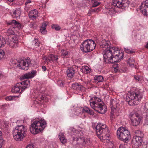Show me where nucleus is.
Here are the masks:
<instances>
[{
	"label": "nucleus",
	"mask_w": 148,
	"mask_h": 148,
	"mask_svg": "<svg viewBox=\"0 0 148 148\" xmlns=\"http://www.w3.org/2000/svg\"><path fill=\"white\" fill-rule=\"evenodd\" d=\"M91 107L99 113L103 114L107 111L106 106L101 100L96 97L91 98L90 100Z\"/></svg>",
	"instance_id": "1"
},
{
	"label": "nucleus",
	"mask_w": 148,
	"mask_h": 148,
	"mask_svg": "<svg viewBox=\"0 0 148 148\" xmlns=\"http://www.w3.org/2000/svg\"><path fill=\"white\" fill-rule=\"evenodd\" d=\"M46 126V121L44 119H41L35 121L31 124L29 127L30 131L34 134H37L43 130Z\"/></svg>",
	"instance_id": "2"
},
{
	"label": "nucleus",
	"mask_w": 148,
	"mask_h": 148,
	"mask_svg": "<svg viewBox=\"0 0 148 148\" xmlns=\"http://www.w3.org/2000/svg\"><path fill=\"white\" fill-rule=\"evenodd\" d=\"M26 127L23 125L18 126L14 130L13 135L14 139L17 141L23 140L27 135Z\"/></svg>",
	"instance_id": "3"
},
{
	"label": "nucleus",
	"mask_w": 148,
	"mask_h": 148,
	"mask_svg": "<svg viewBox=\"0 0 148 148\" xmlns=\"http://www.w3.org/2000/svg\"><path fill=\"white\" fill-rule=\"evenodd\" d=\"M109 43V42L105 41L103 44L101 45V47L105 48L103 53L104 61L106 63H108L110 58L113 56V53L116 51L113 47L110 48Z\"/></svg>",
	"instance_id": "4"
},
{
	"label": "nucleus",
	"mask_w": 148,
	"mask_h": 148,
	"mask_svg": "<svg viewBox=\"0 0 148 148\" xmlns=\"http://www.w3.org/2000/svg\"><path fill=\"white\" fill-rule=\"evenodd\" d=\"M142 97V93L140 91H137L130 93L129 95L127 96L126 99L128 101V104L130 105H137L139 101L141 100Z\"/></svg>",
	"instance_id": "5"
},
{
	"label": "nucleus",
	"mask_w": 148,
	"mask_h": 148,
	"mask_svg": "<svg viewBox=\"0 0 148 148\" xmlns=\"http://www.w3.org/2000/svg\"><path fill=\"white\" fill-rule=\"evenodd\" d=\"M98 136L101 140H106L108 137V128L106 125L98 124L95 127Z\"/></svg>",
	"instance_id": "6"
},
{
	"label": "nucleus",
	"mask_w": 148,
	"mask_h": 148,
	"mask_svg": "<svg viewBox=\"0 0 148 148\" xmlns=\"http://www.w3.org/2000/svg\"><path fill=\"white\" fill-rule=\"evenodd\" d=\"M117 136L119 140L125 143L128 142L131 138L129 131L122 127H119L117 130Z\"/></svg>",
	"instance_id": "7"
},
{
	"label": "nucleus",
	"mask_w": 148,
	"mask_h": 148,
	"mask_svg": "<svg viewBox=\"0 0 148 148\" xmlns=\"http://www.w3.org/2000/svg\"><path fill=\"white\" fill-rule=\"evenodd\" d=\"M96 44L92 40L88 39L84 41L81 45V51L85 53H87L92 51L95 48Z\"/></svg>",
	"instance_id": "8"
},
{
	"label": "nucleus",
	"mask_w": 148,
	"mask_h": 148,
	"mask_svg": "<svg viewBox=\"0 0 148 148\" xmlns=\"http://www.w3.org/2000/svg\"><path fill=\"white\" fill-rule=\"evenodd\" d=\"M8 25H11L12 26L7 30L6 35L8 36L14 34L15 33L14 32L15 28H17L18 29H19L21 28V24L14 20H12L10 22L8 23Z\"/></svg>",
	"instance_id": "9"
},
{
	"label": "nucleus",
	"mask_w": 148,
	"mask_h": 148,
	"mask_svg": "<svg viewBox=\"0 0 148 148\" xmlns=\"http://www.w3.org/2000/svg\"><path fill=\"white\" fill-rule=\"evenodd\" d=\"M123 56V54L121 51L116 50L114 53H113V56L110 58L108 63H115L120 62Z\"/></svg>",
	"instance_id": "10"
},
{
	"label": "nucleus",
	"mask_w": 148,
	"mask_h": 148,
	"mask_svg": "<svg viewBox=\"0 0 148 148\" xmlns=\"http://www.w3.org/2000/svg\"><path fill=\"white\" fill-rule=\"evenodd\" d=\"M132 125L136 126L138 125L142 119L141 116L138 113H131L130 115Z\"/></svg>",
	"instance_id": "11"
},
{
	"label": "nucleus",
	"mask_w": 148,
	"mask_h": 148,
	"mask_svg": "<svg viewBox=\"0 0 148 148\" xmlns=\"http://www.w3.org/2000/svg\"><path fill=\"white\" fill-rule=\"evenodd\" d=\"M129 3L128 0H113L112 5L115 7L123 9L124 7L128 6Z\"/></svg>",
	"instance_id": "12"
},
{
	"label": "nucleus",
	"mask_w": 148,
	"mask_h": 148,
	"mask_svg": "<svg viewBox=\"0 0 148 148\" xmlns=\"http://www.w3.org/2000/svg\"><path fill=\"white\" fill-rule=\"evenodd\" d=\"M18 37L17 36H14L12 37V39L10 41H7L6 44L12 48H16L18 47Z\"/></svg>",
	"instance_id": "13"
},
{
	"label": "nucleus",
	"mask_w": 148,
	"mask_h": 148,
	"mask_svg": "<svg viewBox=\"0 0 148 148\" xmlns=\"http://www.w3.org/2000/svg\"><path fill=\"white\" fill-rule=\"evenodd\" d=\"M141 12L145 15L148 16V0L143 2L140 6Z\"/></svg>",
	"instance_id": "14"
},
{
	"label": "nucleus",
	"mask_w": 148,
	"mask_h": 148,
	"mask_svg": "<svg viewBox=\"0 0 148 148\" xmlns=\"http://www.w3.org/2000/svg\"><path fill=\"white\" fill-rule=\"evenodd\" d=\"M142 142V138L134 136L132 143V147L134 148H138L141 145Z\"/></svg>",
	"instance_id": "15"
},
{
	"label": "nucleus",
	"mask_w": 148,
	"mask_h": 148,
	"mask_svg": "<svg viewBox=\"0 0 148 148\" xmlns=\"http://www.w3.org/2000/svg\"><path fill=\"white\" fill-rule=\"evenodd\" d=\"M21 85V83H17L13 88H12L11 92L14 93H21L24 90Z\"/></svg>",
	"instance_id": "16"
},
{
	"label": "nucleus",
	"mask_w": 148,
	"mask_h": 148,
	"mask_svg": "<svg viewBox=\"0 0 148 148\" xmlns=\"http://www.w3.org/2000/svg\"><path fill=\"white\" fill-rule=\"evenodd\" d=\"M22 62L23 64L22 66L21 65L20 63L19 64H17V65L19 66L20 69H22L24 70H26L28 69V67L29 65L30 64V62H28L27 61H22Z\"/></svg>",
	"instance_id": "17"
},
{
	"label": "nucleus",
	"mask_w": 148,
	"mask_h": 148,
	"mask_svg": "<svg viewBox=\"0 0 148 148\" xmlns=\"http://www.w3.org/2000/svg\"><path fill=\"white\" fill-rule=\"evenodd\" d=\"M72 87L74 90L79 92V91L82 92L84 89V87L83 86L77 83L73 84Z\"/></svg>",
	"instance_id": "18"
},
{
	"label": "nucleus",
	"mask_w": 148,
	"mask_h": 148,
	"mask_svg": "<svg viewBox=\"0 0 148 148\" xmlns=\"http://www.w3.org/2000/svg\"><path fill=\"white\" fill-rule=\"evenodd\" d=\"M36 72L35 71H32L31 73H25L22 76V79H23L31 78L33 77Z\"/></svg>",
	"instance_id": "19"
},
{
	"label": "nucleus",
	"mask_w": 148,
	"mask_h": 148,
	"mask_svg": "<svg viewBox=\"0 0 148 148\" xmlns=\"http://www.w3.org/2000/svg\"><path fill=\"white\" fill-rule=\"evenodd\" d=\"M116 99H111L110 100V104L112 111H114L119 105L118 103L116 102Z\"/></svg>",
	"instance_id": "20"
},
{
	"label": "nucleus",
	"mask_w": 148,
	"mask_h": 148,
	"mask_svg": "<svg viewBox=\"0 0 148 148\" xmlns=\"http://www.w3.org/2000/svg\"><path fill=\"white\" fill-rule=\"evenodd\" d=\"M38 12L36 10L31 11L29 14V16L30 18L35 19L38 16Z\"/></svg>",
	"instance_id": "21"
},
{
	"label": "nucleus",
	"mask_w": 148,
	"mask_h": 148,
	"mask_svg": "<svg viewBox=\"0 0 148 148\" xmlns=\"http://www.w3.org/2000/svg\"><path fill=\"white\" fill-rule=\"evenodd\" d=\"M74 69L72 68H69L66 71L67 76L69 78H71L74 75Z\"/></svg>",
	"instance_id": "22"
},
{
	"label": "nucleus",
	"mask_w": 148,
	"mask_h": 148,
	"mask_svg": "<svg viewBox=\"0 0 148 148\" xmlns=\"http://www.w3.org/2000/svg\"><path fill=\"white\" fill-rule=\"evenodd\" d=\"M20 83H21V85L23 88L24 90L30 86V81L29 79H26Z\"/></svg>",
	"instance_id": "23"
},
{
	"label": "nucleus",
	"mask_w": 148,
	"mask_h": 148,
	"mask_svg": "<svg viewBox=\"0 0 148 148\" xmlns=\"http://www.w3.org/2000/svg\"><path fill=\"white\" fill-rule=\"evenodd\" d=\"M58 58V56L56 55L50 54L48 56V60L49 61L51 62H53L54 61H56Z\"/></svg>",
	"instance_id": "24"
},
{
	"label": "nucleus",
	"mask_w": 148,
	"mask_h": 148,
	"mask_svg": "<svg viewBox=\"0 0 148 148\" xmlns=\"http://www.w3.org/2000/svg\"><path fill=\"white\" fill-rule=\"evenodd\" d=\"M13 13V15L12 16L13 18L19 17L21 14V11L19 9H17L16 10L14 11Z\"/></svg>",
	"instance_id": "25"
},
{
	"label": "nucleus",
	"mask_w": 148,
	"mask_h": 148,
	"mask_svg": "<svg viewBox=\"0 0 148 148\" xmlns=\"http://www.w3.org/2000/svg\"><path fill=\"white\" fill-rule=\"evenodd\" d=\"M59 137L61 142L63 144H65L66 142V140L64 137L63 133H60L59 135Z\"/></svg>",
	"instance_id": "26"
},
{
	"label": "nucleus",
	"mask_w": 148,
	"mask_h": 148,
	"mask_svg": "<svg viewBox=\"0 0 148 148\" xmlns=\"http://www.w3.org/2000/svg\"><path fill=\"white\" fill-rule=\"evenodd\" d=\"M134 133V137H138L142 138L144 136L143 134L140 130L135 131Z\"/></svg>",
	"instance_id": "27"
},
{
	"label": "nucleus",
	"mask_w": 148,
	"mask_h": 148,
	"mask_svg": "<svg viewBox=\"0 0 148 148\" xmlns=\"http://www.w3.org/2000/svg\"><path fill=\"white\" fill-rule=\"evenodd\" d=\"M94 80L95 82H101L103 81V78L101 75L96 76L94 77Z\"/></svg>",
	"instance_id": "28"
},
{
	"label": "nucleus",
	"mask_w": 148,
	"mask_h": 148,
	"mask_svg": "<svg viewBox=\"0 0 148 148\" xmlns=\"http://www.w3.org/2000/svg\"><path fill=\"white\" fill-rule=\"evenodd\" d=\"M128 64L131 67H133L134 66L135 61L133 58H130L129 59Z\"/></svg>",
	"instance_id": "29"
},
{
	"label": "nucleus",
	"mask_w": 148,
	"mask_h": 148,
	"mask_svg": "<svg viewBox=\"0 0 148 148\" xmlns=\"http://www.w3.org/2000/svg\"><path fill=\"white\" fill-rule=\"evenodd\" d=\"M5 143V140L2 138V133L0 131V148H1Z\"/></svg>",
	"instance_id": "30"
},
{
	"label": "nucleus",
	"mask_w": 148,
	"mask_h": 148,
	"mask_svg": "<svg viewBox=\"0 0 148 148\" xmlns=\"http://www.w3.org/2000/svg\"><path fill=\"white\" fill-rule=\"evenodd\" d=\"M6 44V42H5V40L0 36V47H3Z\"/></svg>",
	"instance_id": "31"
},
{
	"label": "nucleus",
	"mask_w": 148,
	"mask_h": 148,
	"mask_svg": "<svg viewBox=\"0 0 148 148\" xmlns=\"http://www.w3.org/2000/svg\"><path fill=\"white\" fill-rule=\"evenodd\" d=\"M5 52L4 51L0 49V60L4 59L5 58Z\"/></svg>",
	"instance_id": "32"
},
{
	"label": "nucleus",
	"mask_w": 148,
	"mask_h": 148,
	"mask_svg": "<svg viewBox=\"0 0 148 148\" xmlns=\"http://www.w3.org/2000/svg\"><path fill=\"white\" fill-rule=\"evenodd\" d=\"M34 43L35 46L36 47H37L39 46L40 43L38 41V39H35L33 41Z\"/></svg>",
	"instance_id": "33"
},
{
	"label": "nucleus",
	"mask_w": 148,
	"mask_h": 148,
	"mask_svg": "<svg viewBox=\"0 0 148 148\" xmlns=\"http://www.w3.org/2000/svg\"><path fill=\"white\" fill-rule=\"evenodd\" d=\"M83 70H84V71L86 73H88L90 72V69L88 66L84 67L83 68Z\"/></svg>",
	"instance_id": "34"
},
{
	"label": "nucleus",
	"mask_w": 148,
	"mask_h": 148,
	"mask_svg": "<svg viewBox=\"0 0 148 148\" xmlns=\"http://www.w3.org/2000/svg\"><path fill=\"white\" fill-rule=\"evenodd\" d=\"M82 108H79V107L77 108L75 110V112L77 114H81L82 113H83L82 111V110L81 109Z\"/></svg>",
	"instance_id": "35"
},
{
	"label": "nucleus",
	"mask_w": 148,
	"mask_h": 148,
	"mask_svg": "<svg viewBox=\"0 0 148 148\" xmlns=\"http://www.w3.org/2000/svg\"><path fill=\"white\" fill-rule=\"evenodd\" d=\"M82 110V112H86V113H88V111L90 109L88 107H85L84 108H81Z\"/></svg>",
	"instance_id": "36"
},
{
	"label": "nucleus",
	"mask_w": 148,
	"mask_h": 148,
	"mask_svg": "<svg viewBox=\"0 0 148 148\" xmlns=\"http://www.w3.org/2000/svg\"><path fill=\"white\" fill-rule=\"evenodd\" d=\"M41 33L42 34H45L46 33V28L41 27L40 29Z\"/></svg>",
	"instance_id": "37"
},
{
	"label": "nucleus",
	"mask_w": 148,
	"mask_h": 148,
	"mask_svg": "<svg viewBox=\"0 0 148 148\" xmlns=\"http://www.w3.org/2000/svg\"><path fill=\"white\" fill-rule=\"evenodd\" d=\"M64 82L60 80L58 81V84L61 87H63L65 84Z\"/></svg>",
	"instance_id": "38"
},
{
	"label": "nucleus",
	"mask_w": 148,
	"mask_h": 148,
	"mask_svg": "<svg viewBox=\"0 0 148 148\" xmlns=\"http://www.w3.org/2000/svg\"><path fill=\"white\" fill-rule=\"evenodd\" d=\"M44 99V97L43 95H41V96H39L38 97L37 99H38L40 102H42Z\"/></svg>",
	"instance_id": "39"
},
{
	"label": "nucleus",
	"mask_w": 148,
	"mask_h": 148,
	"mask_svg": "<svg viewBox=\"0 0 148 148\" xmlns=\"http://www.w3.org/2000/svg\"><path fill=\"white\" fill-rule=\"evenodd\" d=\"M100 4V3L99 2L97 1H95L94 3H93L92 5V7H95L98 5Z\"/></svg>",
	"instance_id": "40"
},
{
	"label": "nucleus",
	"mask_w": 148,
	"mask_h": 148,
	"mask_svg": "<svg viewBox=\"0 0 148 148\" xmlns=\"http://www.w3.org/2000/svg\"><path fill=\"white\" fill-rule=\"evenodd\" d=\"M42 60H44V62L45 63H48V61H49V60H48V56L47 57H43Z\"/></svg>",
	"instance_id": "41"
},
{
	"label": "nucleus",
	"mask_w": 148,
	"mask_h": 148,
	"mask_svg": "<svg viewBox=\"0 0 148 148\" xmlns=\"http://www.w3.org/2000/svg\"><path fill=\"white\" fill-rule=\"evenodd\" d=\"M91 10L92 12H98L100 11L99 8L92 9H91Z\"/></svg>",
	"instance_id": "42"
},
{
	"label": "nucleus",
	"mask_w": 148,
	"mask_h": 148,
	"mask_svg": "<svg viewBox=\"0 0 148 148\" xmlns=\"http://www.w3.org/2000/svg\"><path fill=\"white\" fill-rule=\"evenodd\" d=\"M82 138H78L77 137H73V140L74 141L76 140L77 141H79V140H81Z\"/></svg>",
	"instance_id": "43"
},
{
	"label": "nucleus",
	"mask_w": 148,
	"mask_h": 148,
	"mask_svg": "<svg viewBox=\"0 0 148 148\" xmlns=\"http://www.w3.org/2000/svg\"><path fill=\"white\" fill-rule=\"evenodd\" d=\"M91 115H92L94 114V113L93 111L90 109L88 111V112L87 113Z\"/></svg>",
	"instance_id": "44"
},
{
	"label": "nucleus",
	"mask_w": 148,
	"mask_h": 148,
	"mask_svg": "<svg viewBox=\"0 0 148 148\" xmlns=\"http://www.w3.org/2000/svg\"><path fill=\"white\" fill-rule=\"evenodd\" d=\"M62 55L64 56H66L68 54V53L66 51H63L62 53Z\"/></svg>",
	"instance_id": "45"
},
{
	"label": "nucleus",
	"mask_w": 148,
	"mask_h": 148,
	"mask_svg": "<svg viewBox=\"0 0 148 148\" xmlns=\"http://www.w3.org/2000/svg\"><path fill=\"white\" fill-rule=\"evenodd\" d=\"M7 106V105L6 104H5L2 105L1 106V108L3 110H5L6 109V108H5V107Z\"/></svg>",
	"instance_id": "46"
},
{
	"label": "nucleus",
	"mask_w": 148,
	"mask_h": 148,
	"mask_svg": "<svg viewBox=\"0 0 148 148\" xmlns=\"http://www.w3.org/2000/svg\"><path fill=\"white\" fill-rule=\"evenodd\" d=\"M45 22H44L42 24V26L41 27H42L43 28H46V26L47 25L46 24Z\"/></svg>",
	"instance_id": "47"
},
{
	"label": "nucleus",
	"mask_w": 148,
	"mask_h": 148,
	"mask_svg": "<svg viewBox=\"0 0 148 148\" xmlns=\"http://www.w3.org/2000/svg\"><path fill=\"white\" fill-rule=\"evenodd\" d=\"M6 99L10 101L12 100V97L11 96L9 97H7Z\"/></svg>",
	"instance_id": "48"
},
{
	"label": "nucleus",
	"mask_w": 148,
	"mask_h": 148,
	"mask_svg": "<svg viewBox=\"0 0 148 148\" xmlns=\"http://www.w3.org/2000/svg\"><path fill=\"white\" fill-rule=\"evenodd\" d=\"M124 50H125V51L127 53H129V52L130 51V49H127L126 48H124Z\"/></svg>",
	"instance_id": "49"
},
{
	"label": "nucleus",
	"mask_w": 148,
	"mask_h": 148,
	"mask_svg": "<svg viewBox=\"0 0 148 148\" xmlns=\"http://www.w3.org/2000/svg\"><path fill=\"white\" fill-rule=\"evenodd\" d=\"M54 28L56 30H59L60 29V27L59 26L55 27Z\"/></svg>",
	"instance_id": "50"
},
{
	"label": "nucleus",
	"mask_w": 148,
	"mask_h": 148,
	"mask_svg": "<svg viewBox=\"0 0 148 148\" xmlns=\"http://www.w3.org/2000/svg\"><path fill=\"white\" fill-rule=\"evenodd\" d=\"M42 70L44 71H45L46 70L47 68L46 66H42Z\"/></svg>",
	"instance_id": "51"
},
{
	"label": "nucleus",
	"mask_w": 148,
	"mask_h": 148,
	"mask_svg": "<svg viewBox=\"0 0 148 148\" xmlns=\"http://www.w3.org/2000/svg\"><path fill=\"white\" fill-rule=\"evenodd\" d=\"M134 78L135 79L137 80H139L140 79L139 77L138 76H135L134 77Z\"/></svg>",
	"instance_id": "52"
},
{
	"label": "nucleus",
	"mask_w": 148,
	"mask_h": 148,
	"mask_svg": "<svg viewBox=\"0 0 148 148\" xmlns=\"http://www.w3.org/2000/svg\"><path fill=\"white\" fill-rule=\"evenodd\" d=\"M26 148H34V147L30 145L27 146Z\"/></svg>",
	"instance_id": "53"
},
{
	"label": "nucleus",
	"mask_w": 148,
	"mask_h": 148,
	"mask_svg": "<svg viewBox=\"0 0 148 148\" xmlns=\"http://www.w3.org/2000/svg\"><path fill=\"white\" fill-rule=\"evenodd\" d=\"M113 112V111H112ZM111 115L110 116H111V119L113 120V114L112 113V112H111Z\"/></svg>",
	"instance_id": "54"
},
{
	"label": "nucleus",
	"mask_w": 148,
	"mask_h": 148,
	"mask_svg": "<svg viewBox=\"0 0 148 148\" xmlns=\"http://www.w3.org/2000/svg\"><path fill=\"white\" fill-rule=\"evenodd\" d=\"M92 12V11L91 9V10H89L88 11V14H91Z\"/></svg>",
	"instance_id": "55"
},
{
	"label": "nucleus",
	"mask_w": 148,
	"mask_h": 148,
	"mask_svg": "<svg viewBox=\"0 0 148 148\" xmlns=\"http://www.w3.org/2000/svg\"><path fill=\"white\" fill-rule=\"evenodd\" d=\"M70 130L73 132H74L75 131V130L74 128H70Z\"/></svg>",
	"instance_id": "56"
},
{
	"label": "nucleus",
	"mask_w": 148,
	"mask_h": 148,
	"mask_svg": "<svg viewBox=\"0 0 148 148\" xmlns=\"http://www.w3.org/2000/svg\"><path fill=\"white\" fill-rule=\"evenodd\" d=\"M31 2V1L30 0H27L26 3H29Z\"/></svg>",
	"instance_id": "57"
},
{
	"label": "nucleus",
	"mask_w": 148,
	"mask_h": 148,
	"mask_svg": "<svg viewBox=\"0 0 148 148\" xmlns=\"http://www.w3.org/2000/svg\"><path fill=\"white\" fill-rule=\"evenodd\" d=\"M56 27V26L54 24H53L51 26V27L52 28L55 29L54 27Z\"/></svg>",
	"instance_id": "58"
},
{
	"label": "nucleus",
	"mask_w": 148,
	"mask_h": 148,
	"mask_svg": "<svg viewBox=\"0 0 148 148\" xmlns=\"http://www.w3.org/2000/svg\"><path fill=\"white\" fill-rule=\"evenodd\" d=\"M119 148H124L123 145H120L119 147Z\"/></svg>",
	"instance_id": "59"
},
{
	"label": "nucleus",
	"mask_w": 148,
	"mask_h": 148,
	"mask_svg": "<svg viewBox=\"0 0 148 148\" xmlns=\"http://www.w3.org/2000/svg\"><path fill=\"white\" fill-rule=\"evenodd\" d=\"M134 53V51H133L132 50H130V51L129 52V53Z\"/></svg>",
	"instance_id": "60"
},
{
	"label": "nucleus",
	"mask_w": 148,
	"mask_h": 148,
	"mask_svg": "<svg viewBox=\"0 0 148 148\" xmlns=\"http://www.w3.org/2000/svg\"><path fill=\"white\" fill-rule=\"evenodd\" d=\"M145 47H146V48H148V42L147 43V44L145 46Z\"/></svg>",
	"instance_id": "61"
},
{
	"label": "nucleus",
	"mask_w": 148,
	"mask_h": 148,
	"mask_svg": "<svg viewBox=\"0 0 148 148\" xmlns=\"http://www.w3.org/2000/svg\"><path fill=\"white\" fill-rule=\"evenodd\" d=\"M115 71H116V72H117V71H118V69L117 68H116H116H115Z\"/></svg>",
	"instance_id": "62"
},
{
	"label": "nucleus",
	"mask_w": 148,
	"mask_h": 148,
	"mask_svg": "<svg viewBox=\"0 0 148 148\" xmlns=\"http://www.w3.org/2000/svg\"><path fill=\"white\" fill-rule=\"evenodd\" d=\"M34 25H35V24H32L31 25V26L32 27H33Z\"/></svg>",
	"instance_id": "63"
},
{
	"label": "nucleus",
	"mask_w": 148,
	"mask_h": 148,
	"mask_svg": "<svg viewBox=\"0 0 148 148\" xmlns=\"http://www.w3.org/2000/svg\"><path fill=\"white\" fill-rule=\"evenodd\" d=\"M147 117H148V115L147 116Z\"/></svg>",
	"instance_id": "64"
}]
</instances>
